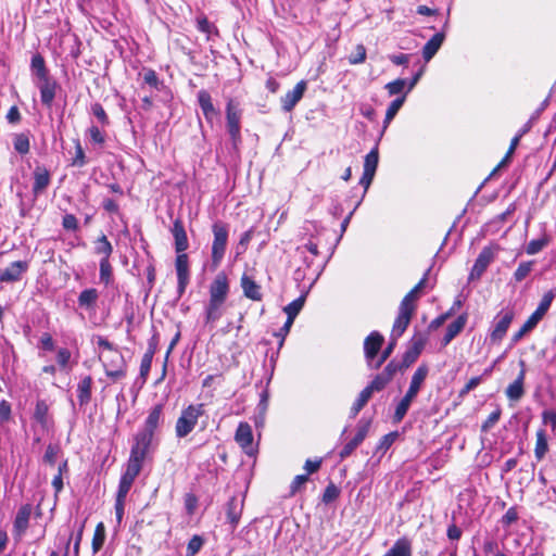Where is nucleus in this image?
I'll return each mask as SVG.
<instances>
[{
    "mask_svg": "<svg viewBox=\"0 0 556 556\" xmlns=\"http://www.w3.org/2000/svg\"><path fill=\"white\" fill-rule=\"evenodd\" d=\"M428 367L426 365L419 366L416 371L414 372L409 388L404 395V397L401 400V402L397 404L393 419L395 422H400L405 417L413 400L417 396L421 384L424 383L427 375H428Z\"/></svg>",
    "mask_w": 556,
    "mask_h": 556,
    "instance_id": "1",
    "label": "nucleus"
},
{
    "mask_svg": "<svg viewBox=\"0 0 556 556\" xmlns=\"http://www.w3.org/2000/svg\"><path fill=\"white\" fill-rule=\"evenodd\" d=\"M204 413V404H190L184 408L175 425L176 437L182 439L190 434Z\"/></svg>",
    "mask_w": 556,
    "mask_h": 556,
    "instance_id": "2",
    "label": "nucleus"
},
{
    "mask_svg": "<svg viewBox=\"0 0 556 556\" xmlns=\"http://www.w3.org/2000/svg\"><path fill=\"white\" fill-rule=\"evenodd\" d=\"M99 358L102 362L105 375L109 378L118 380L126 376V363L118 349L108 353H100Z\"/></svg>",
    "mask_w": 556,
    "mask_h": 556,
    "instance_id": "3",
    "label": "nucleus"
},
{
    "mask_svg": "<svg viewBox=\"0 0 556 556\" xmlns=\"http://www.w3.org/2000/svg\"><path fill=\"white\" fill-rule=\"evenodd\" d=\"M556 296V290L547 291L543 298L541 303L539 304L535 312L527 319V321L522 325V327L514 334L513 341L518 342L527 332L532 330L536 324L541 320L544 314L549 308L553 300Z\"/></svg>",
    "mask_w": 556,
    "mask_h": 556,
    "instance_id": "4",
    "label": "nucleus"
},
{
    "mask_svg": "<svg viewBox=\"0 0 556 556\" xmlns=\"http://www.w3.org/2000/svg\"><path fill=\"white\" fill-rule=\"evenodd\" d=\"M214 240L212 244V266L217 268L224 258L227 241H228V227L222 222H216L212 226Z\"/></svg>",
    "mask_w": 556,
    "mask_h": 556,
    "instance_id": "5",
    "label": "nucleus"
},
{
    "mask_svg": "<svg viewBox=\"0 0 556 556\" xmlns=\"http://www.w3.org/2000/svg\"><path fill=\"white\" fill-rule=\"evenodd\" d=\"M226 119H227V129L230 135V138H231L233 144H237V142L240 141L241 111L238 108V103H236L232 99H230L227 102Z\"/></svg>",
    "mask_w": 556,
    "mask_h": 556,
    "instance_id": "6",
    "label": "nucleus"
},
{
    "mask_svg": "<svg viewBox=\"0 0 556 556\" xmlns=\"http://www.w3.org/2000/svg\"><path fill=\"white\" fill-rule=\"evenodd\" d=\"M154 448V434L140 430L134 438V444L130 454L139 456L143 459Z\"/></svg>",
    "mask_w": 556,
    "mask_h": 556,
    "instance_id": "7",
    "label": "nucleus"
},
{
    "mask_svg": "<svg viewBox=\"0 0 556 556\" xmlns=\"http://www.w3.org/2000/svg\"><path fill=\"white\" fill-rule=\"evenodd\" d=\"M35 84L40 91L41 103L50 109L55 98L56 90L60 88L58 81L51 76H48L36 80Z\"/></svg>",
    "mask_w": 556,
    "mask_h": 556,
    "instance_id": "8",
    "label": "nucleus"
},
{
    "mask_svg": "<svg viewBox=\"0 0 556 556\" xmlns=\"http://www.w3.org/2000/svg\"><path fill=\"white\" fill-rule=\"evenodd\" d=\"M235 440L243 452L253 456L255 454V447L253 445V432L252 427L248 422H240L235 434Z\"/></svg>",
    "mask_w": 556,
    "mask_h": 556,
    "instance_id": "9",
    "label": "nucleus"
},
{
    "mask_svg": "<svg viewBox=\"0 0 556 556\" xmlns=\"http://www.w3.org/2000/svg\"><path fill=\"white\" fill-rule=\"evenodd\" d=\"M369 427V420L362 419L358 421L355 437L352 440H350L339 453L341 459L349 457L355 451V448L365 440V438L368 434Z\"/></svg>",
    "mask_w": 556,
    "mask_h": 556,
    "instance_id": "10",
    "label": "nucleus"
},
{
    "mask_svg": "<svg viewBox=\"0 0 556 556\" xmlns=\"http://www.w3.org/2000/svg\"><path fill=\"white\" fill-rule=\"evenodd\" d=\"M175 268L178 280L177 291L182 295L190 280L189 257L186 253L177 254Z\"/></svg>",
    "mask_w": 556,
    "mask_h": 556,
    "instance_id": "11",
    "label": "nucleus"
},
{
    "mask_svg": "<svg viewBox=\"0 0 556 556\" xmlns=\"http://www.w3.org/2000/svg\"><path fill=\"white\" fill-rule=\"evenodd\" d=\"M415 306L400 305L399 315L394 321L391 337L397 340L409 325Z\"/></svg>",
    "mask_w": 556,
    "mask_h": 556,
    "instance_id": "12",
    "label": "nucleus"
},
{
    "mask_svg": "<svg viewBox=\"0 0 556 556\" xmlns=\"http://www.w3.org/2000/svg\"><path fill=\"white\" fill-rule=\"evenodd\" d=\"M210 299L226 301L229 293V282L224 271L218 273L210 285Z\"/></svg>",
    "mask_w": 556,
    "mask_h": 556,
    "instance_id": "13",
    "label": "nucleus"
},
{
    "mask_svg": "<svg viewBox=\"0 0 556 556\" xmlns=\"http://www.w3.org/2000/svg\"><path fill=\"white\" fill-rule=\"evenodd\" d=\"M307 88L305 80L299 81L295 87L281 98V108L285 112H291L298 102L303 98Z\"/></svg>",
    "mask_w": 556,
    "mask_h": 556,
    "instance_id": "14",
    "label": "nucleus"
},
{
    "mask_svg": "<svg viewBox=\"0 0 556 556\" xmlns=\"http://www.w3.org/2000/svg\"><path fill=\"white\" fill-rule=\"evenodd\" d=\"M493 258H494L493 250L488 247L483 248L472 266V269L469 275V279L470 280L479 279L482 276V274L485 271V269L488 268L490 263L493 261Z\"/></svg>",
    "mask_w": 556,
    "mask_h": 556,
    "instance_id": "15",
    "label": "nucleus"
},
{
    "mask_svg": "<svg viewBox=\"0 0 556 556\" xmlns=\"http://www.w3.org/2000/svg\"><path fill=\"white\" fill-rule=\"evenodd\" d=\"M519 364L521 366V370H520L519 375L514 380V382H511L507 387V389L505 391L508 400L514 401V402H518L525 394L523 383H525V377H526V368H525L526 364L523 361H520Z\"/></svg>",
    "mask_w": 556,
    "mask_h": 556,
    "instance_id": "16",
    "label": "nucleus"
},
{
    "mask_svg": "<svg viewBox=\"0 0 556 556\" xmlns=\"http://www.w3.org/2000/svg\"><path fill=\"white\" fill-rule=\"evenodd\" d=\"M383 341H384L383 337L377 331H372L365 339L364 352H365V357L370 366H371V362L374 361V358L377 356L378 352L380 351Z\"/></svg>",
    "mask_w": 556,
    "mask_h": 556,
    "instance_id": "17",
    "label": "nucleus"
},
{
    "mask_svg": "<svg viewBox=\"0 0 556 556\" xmlns=\"http://www.w3.org/2000/svg\"><path fill=\"white\" fill-rule=\"evenodd\" d=\"M33 176H34L33 193L35 197H38L50 185L51 175H50V172L45 166L38 165L35 167Z\"/></svg>",
    "mask_w": 556,
    "mask_h": 556,
    "instance_id": "18",
    "label": "nucleus"
},
{
    "mask_svg": "<svg viewBox=\"0 0 556 556\" xmlns=\"http://www.w3.org/2000/svg\"><path fill=\"white\" fill-rule=\"evenodd\" d=\"M198 102L206 122L212 124L214 118L218 116V111L214 106L211 94L207 90L202 89L198 92Z\"/></svg>",
    "mask_w": 556,
    "mask_h": 556,
    "instance_id": "19",
    "label": "nucleus"
},
{
    "mask_svg": "<svg viewBox=\"0 0 556 556\" xmlns=\"http://www.w3.org/2000/svg\"><path fill=\"white\" fill-rule=\"evenodd\" d=\"M31 510L33 507L30 504H24L20 507L13 522L14 532L18 536H21L28 528Z\"/></svg>",
    "mask_w": 556,
    "mask_h": 556,
    "instance_id": "20",
    "label": "nucleus"
},
{
    "mask_svg": "<svg viewBox=\"0 0 556 556\" xmlns=\"http://www.w3.org/2000/svg\"><path fill=\"white\" fill-rule=\"evenodd\" d=\"M172 233L175 239V250L177 254L185 253V251L189 247L187 232L185 230L184 224L180 219H176L174 222Z\"/></svg>",
    "mask_w": 556,
    "mask_h": 556,
    "instance_id": "21",
    "label": "nucleus"
},
{
    "mask_svg": "<svg viewBox=\"0 0 556 556\" xmlns=\"http://www.w3.org/2000/svg\"><path fill=\"white\" fill-rule=\"evenodd\" d=\"M27 269V264L22 261L11 263L1 274V282H12L20 280L22 274Z\"/></svg>",
    "mask_w": 556,
    "mask_h": 556,
    "instance_id": "22",
    "label": "nucleus"
},
{
    "mask_svg": "<svg viewBox=\"0 0 556 556\" xmlns=\"http://www.w3.org/2000/svg\"><path fill=\"white\" fill-rule=\"evenodd\" d=\"M163 408H164L163 404H156L155 406H153L151 408V410L149 412V415L144 421V426L142 429L143 431L155 435V431L161 426L162 420H163L162 419Z\"/></svg>",
    "mask_w": 556,
    "mask_h": 556,
    "instance_id": "23",
    "label": "nucleus"
},
{
    "mask_svg": "<svg viewBox=\"0 0 556 556\" xmlns=\"http://www.w3.org/2000/svg\"><path fill=\"white\" fill-rule=\"evenodd\" d=\"M513 317V313L507 312L495 323L494 328L490 334L492 342H500L505 337L511 324Z\"/></svg>",
    "mask_w": 556,
    "mask_h": 556,
    "instance_id": "24",
    "label": "nucleus"
},
{
    "mask_svg": "<svg viewBox=\"0 0 556 556\" xmlns=\"http://www.w3.org/2000/svg\"><path fill=\"white\" fill-rule=\"evenodd\" d=\"M445 39L444 33H437L431 37L422 48V58L426 62H429L439 51Z\"/></svg>",
    "mask_w": 556,
    "mask_h": 556,
    "instance_id": "25",
    "label": "nucleus"
},
{
    "mask_svg": "<svg viewBox=\"0 0 556 556\" xmlns=\"http://www.w3.org/2000/svg\"><path fill=\"white\" fill-rule=\"evenodd\" d=\"M241 288L243 294L253 301L262 300L261 287L248 275L241 277Z\"/></svg>",
    "mask_w": 556,
    "mask_h": 556,
    "instance_id": "26",
    "label": "nucleus"
},
{
    "mask_svg": "<svg viewBox=\"0 0 556 556\" xmlns=\"http://www.w3.org/2000/svg\"><path fill=\"white\" fill-rule=\"evenodd\" d=\"M466 323L467 314H462L452 324H450L442 339L443 345H447L464 329Z\"/></svg>",
    "mask_w": 556,
    "mask_h": 556,
    "instance_id": "27",
    "label": "nucleus"
},
{
    "mask_svg": "<svg viewBox=\"0 0 556 556\" xmlns=\"http://www.w3.org/2000/svg\"><path fill=\"white\" fill-rule=\"evenodd\" d=\"M226 301L210 299L205 307V321L213 324L223 316V307Z\"/></svg>",
    "mask_w": 556,
    "mask_h": 556,
    "instance_id": "28",
    "label": "nucleus"
},
{
    "mask_svg": "<svg viewBox=\"0 0 556 556\" xmlns=\"http://www.w3.org/2000/svg\"><path fill=\"white\" fill-rule=\"evenodd\" d=\"M383 556H412V542L407 538L395 541L392 547Z\"/></svg>",
    "mask_w": 556,
    "mask_h": 556,
    "instance_id": "29",
    "label": "nucleus"
},
{
    "mask_svg": "<svg viewBox=\"0 0 556 556\" xmlns=\"http://www.w3.org/2000/svg\"><path fill=\"white\" fill-rule=\"evenodd\" d=\"M92 378L86 376L77 386V399L80 405H86L91 399Z\"/></svg>",
    "mask_w": 556,
    "mask_h": 556,
    "instance_id": "30",
    "label": "nucleus"
},
{
    "mask_svg": "<svg viewBox=\"0 0 556 556\" xmlns=\"http://www.w3.org/2000/svg\"><path fill=\"white\" fill-rule=\"evenodd\" d=\"M99 298V292L94 288L83 290L78 296V304L86 309H93Z\"/></svg>",
    "mask_w": 556,
    "mask_h": 556,
    "instance_id": "31",
    "label": "nucleus"
},
{
    "mask_svg": "<svg viewBox=\"0 0 556 556\" xmlns=\"http://www.w3.org/2000/svg\"><path fill=\"white\" fill-rule=\"evenodd\" d=\"M144 459L134 454L129 455L126 471L123 476L135 480L142 469Z\"/></svg>",
    "mask_w": 556,
    "mask_h": 556,
    "instance_id": "32",
    "label": "nucleus"
},
{
    "mask_svg": "<svg viewBox=\"0 0 556 556\" xmlns=\"http://www.w3.org/2000/svg\"><path fill=\"white\" fill-rule=\"evenodd\" d=\"M242 511V504L238 502L237 498L232 497L227 503V519L231 523V526L235 528L241 517Z\"/></svg>",
    "mask_w": 556,
    "mask_h": 556,
    "instance_id": "33",
    "label": "nucleus"
},
{
    "mask_svg": "<svg viewBox=\"0 0 556 556\" xmlns=\"http://www.w3.org/2000/svg\"><path fill=\"white\" fill-rule=\"evenodd\" d=\"M30 68L37 80L50 76L45 59L38 53L33 55Z\"/></svg>",
    "mask_w": 556,
    "mask_h": 556,
    "instance_id": "34",
    "label": "nucleus"
},
{
    "mask_svg": "<svg viewBox=\"0 0 556 556\" xmlns=\"http://www.w3.org/2000/svg\"><path fill=\"white\" fill-rule=\"evenodd\" d=\"M113 252V247L105 235H102L94 241V253L101 255V258L109 260Z\"/></svg>",
    "mask_w": 556,
    "mask_h": 556,
    "instance_id": "35",
    "label": "nucleus"
},
{
    "mask_svg": "<svg viewBox=\"0 0 556 556\" xmlns=\"http://www.w3.org/2000/svg\"><path fill=\"white\" fill-rule=\"evenodd\" d=\"M48 412L49 407L46 401L38 400L34 410V418L38 424L41 425L42 428L48 427Z\"/></svg>",
    "mask_w": 556,
    "mask_h": 556,
    "instance_id": "36",
    "label": "nucleus"
},
{
    "mask_svg": "<svg viewBox=\"0 0 556 556\" xmlns=\"http://www.w3.org/2000/svg\"><path fill=\"white\" fill-rule=\"evenodd\" d=\"M304 303H305V295H301L300 298L295 299L294 301L289 303L287 306H285L283 312L287 314V318L294 321L295 317L299 315V313L303 308Z\"/></svg>",
    "mask_w": 556,
    "mask_h": 556,
    "instance_id": "37",
    "label": "nucleus"
},
{
    "mask_svg": "<svg viewBox=\"0 0 556 556\" xmlns=\"http://www.w3.org/2000/svg\"><path fill=\"white\" fill-rule=\"evenodd\" d=\"M548 451L547 439L544 430H539L536 432V443L534 448V454L538 460H541L546 452Z\"/></svg>",
    "mask_w": 556,
    "mask_h": 556,
    "instance_id": "38",
    "label": "nucleus"
},
{
    "mask_svg": "<svg viewBox=\"0 0 556 556\" xmlns=\"http://www.w3.org/2000/svg\"><path fill=\"white\" fill-rule=\"evenodd\" d=\"M405 97L406 94L404 93L402 97L396 98L390 103L383 121L384 128L391 123V121L395 117V115L404 104Z\"/></svg>",
    "mask_w": 556,
    "mask_h": 556,
    "instance_id": "39",
    "label": "nucleus"
},
{
    "mask_svg": "<svg viewBox=\"0 0 556 556\" xmlns=\"http://www.w3.org/2000/svg\"><path fill=\"white\" fill-rule=\"evenodd\" d=\"M105 541V528L102 522L98 523L92 538V551L93 553H98Z\"/></svg>",
    "mask_w": 556,
    "mask_h": 556,
    "instance_id": "40",
    "label": "nucleus"
},
{
    "mask_svg": "<svg viewBox=\"0 0 556 556\" xmlns=\"http://www.w3.org/2000/svg\"><path fill=\"white\" fill-rule=\"evenodd\" d=\"M371 397V394H370V391L369 390H366L364 389L357 400L355 401V403L353 404V406L351 407V412H350V415L352 418L356 417L357 414L362 410V408L367 404V402L369 401V399Z\"/></svg>",
    "mask_w": 556,
    "mask_h": 556,
    "instance_id": "41",
    "label": "nucleus"
},
{
    "mask_svg": "<svg viewBox=\"0 0 556 556\" xmlns=\"http://www.w3.org/2000/svg\"><path fill=\"white\" fill-rule=\"evenodd\" d=\"M427 280V274L424 278L404 296L401 304L405 306H414V301L418 298L419 291L424 288Z\"/></svg>",
    "mask_w": 556,
    "mask_h": 556,
    "instance_id": "42",
    "label": "nucleus"
},
{
    "mask_svg": "<svg viewBox=\"0 0 556 556\" xmlns=\"http://www.w3.org/2000/svg\"><path fill=\"white\" fill-rule=\"evenodd\" d=\"M379 162L378 148H374L366 156L364 161V170L376 174Z\"/></svg>",
    "mask_w": 556,
    "mask_h": 556,
    "instance_id": "43",
    "label": "nucleus"
},
{
    "mask_svg": "<svg viewBox=\"0 0 556 556\" xmlns=\"http://www.w3.org/2000/svg\"><path fill=\"white\" fill-rule=\"evenodd\" d=\"M14 149L21 154H27L29 152V138L26 134H17L13 140Z\"/></svg>",
    "mask_w": 556,
    "mask_h": 556,
    "instance_id": "44",
    "label": "nucleus"
},
{
    "mask_svg": "<svg viewBox=\"0 0 556 556\" xmlns=\"http://www.w3.org/2000/svg\"><path fill=\"white\" fill-rule=\"evenodd\" d=\"M534 262L528 261L522 262L517 267L516 271L514 273V278L517 282L522 281L532 270Z\"/></svg>",
    "mask_w": 556,
    "mask_h": 556,
    "instance_id": "45",
    "label": "nucleus"
},
{
    "mask_svg": "<svg viewBox=\"0 0 556 556\" xmlns=\"http://www.w3.org/2000/svg\"><path fill=\"white\" fill-rule=\"evenodd\" d=\"M389 382L390 380L388 379V377H386L382 374H379L365 389L369 390L370 394L372 395L375 391H381Z\"/></svg>",
    "mask_w": 556,
    "mask_h": 556,
    "instance_id": "46",
    "label": "nucleus"
},
{
    "mask_svg": "<svg viewBox=\"0 0 556 556\" xmlns=\"http://www.w3.org/2000/svg\"><path fill=\"white\" fill-rule=\"evenodd\" d=\"M527 131V129H523L520 134L516 135L511 141H510V146L508 148V151L505 155V157L502 160V162L497 165V167L493 170L492 174H494L502 165H504L510 157L511 155L514 154L516 148L518 147L519 144V141H520V138L522 137V135Z\"/></svg>",
    "mask_w": 556,
    "mask_h": 556,
    "instance_id": "47",
    "label": "nucleus"
},
{
    "mask_svg": "<svg viewBox=\"0 0 556 556\" xmlns=\"http://www.w3.org/2000/svg\"><path fill=\"white\" fill-rule=\"evenodd\" d=\"M407 81L405 79L399 78L393 81H390L386 85V89L390 96L400 94L403 92L406 87Z\"/></svg>",
    "mask_w": 556,
    "mask_h": 556,
    "instance_id": "48",
    "label": "nucleus"
},
{
    "mask_svg": "<svg viewBox=\"0 0 556 556\" xmlns=\"http://www.w3.org/2000/svg\"><path fill=\"white\" fill-rule=\"evenodd\" d=\"M112 277V267L109 260L101 258L100 260V279L109 285Z\"/></svg>",
    "mask_w": 556,
    "mask_h": 556,
    "instance_id": "49",
    "label": "nucleus"
},
{
    "mask_svg": "<svg viewBox=\"0 0 556 556\" xmlns=\"http://www.w3.org/2000/svg\"><path fill=\"white\" fill-rule=\"evenodd\" d=\"M399 433L396 431L390 432L386 435H383L377 446L378 451L386 452L390 448V446L395 442L397 439Z\"/></svg>",
    "mask_w": 556,
    "mask_h": 556,
    "instance_id": "50",
    "label": "nucleus"
},
{
    "mask_svg": "<svg viewBox=\"0 0 556 556\" xmlns=\"http://www.w3.org/2000/svg\"><path fill=\"white\" fill-rule=\"evenodd\" d=\"M203 539L199 535H193L187 546V556H194L202 547Z\"/></svg>",
    "mask_w": 556,
    "mask_h": 556,
    "instance_id": "51",
    "label": "nucleus"
},
{
    "mask_svg": "<svg viewBox=\"0 0 556 556\" xmlns=\"http://www.w3.org/2000/svg\"><path fill=\"white\" fill-rule=\"evenodd\" d=\"M546 244H547V239H545V238L531 240L526 248V252L529 255H534V254L539 253Z\"/></svg>",
    "mask_w": 556,
    "mask_h": 556,
    "instance_id": "52",
    "label": "nucleus"
},
{
    "mask_svg": "<svg viewBox=\"0 0 556 556\" xmlns=\"http://www.w3.org/2000/svg\"><path fill=\"white\" fill-rule=\"evenodd\" d=\"M135 480L130 479V478H127L125 476H122L121 478V481H119V485H118V491H117V496L118 498H126L132 483H134Z\"/></svg>",
    "mask_w": 556,
    "mask_h": 556,
    "instance_id": "53",
    "label": "nucleus"
},
{
    "mask_svg": "<svg viewBox=\"0 0 556 556\" xmlns=\"http://www.w3.org/2000/svg\"><path fill=\"white\" fill-rule=\"evenodd\" d=\"M59 452H60V447L58 445L49 444L47 446L46 453L43 455V462L46 464L53 466L56 462Z\"/></svg>",
    "mask_w": 556,
    "mask_h": 556,
    "instance_id": "54",
    "label": "nucleus"
},
{
    "mask_svg": "<svg viewBox=\"0 0 556 556\" xmlns=\"http://www.w3.org/2000/svg\"><path fill=\"white\" fill-rule=\"evenodd\" d=\"M86 164V156L84 149L79 142V140H76L75 142V157L73 159L72 165L83 167Z\"/></svg>",
    "mask_w": 556,
    "mask_h": 556,
    "instance_id": "55",
    "label": "nucleus"
},
{
    "mask_svg": "<svg viewBox=\"0 0 556 556\" xmlns=\"http://www.w3.org/2000/svg\"><path fill=\"white\" fill-rule=\"evenodd\" d=\"M395 345H396V340H394V338L391 337V341L389 342L388 346L383 350V352L381 353L380 358L374 365L375 369H378L390 357V355L392 354Z\"/></svg>",
    "mask_w": 556,
    "mask_h": 556,
    "instance_id": "56",
    "label": "nucleus"
},
{
    "mask_svg": "<svg viewBox=\"0 0 556 556\" xmlns=\"http://www.w3.org/2000/svg\"><path fill=\"white\" fill-rule=\"evenodd\" d=\"M88 136L90 140L102 146L105 142L104 134L97 126H90L88 129Z\"/></svg>",
    "mask_w": 556,
    "mask_h": 556,
    "instance_id": "57",
    "label": "nucleus"
},
{
    "mask_svg": "<svg viewBox=\"0 0 556 556\" xmlns=\"http://www.w3.org/2000/svg\"><path fill=\"white\" fill-rule=\"evenodd\" d=\"M92 114L98 118V121L103 125H109V117L100 103H94L91 106Z\"/></svg>",
    "mask_w": 556,
    "mask_h": 556,
    "instance_id": "58",
    "label": "nucleus"
},
{
    "mask_svg": "<svg viewBox=\"0 0 556 556\" xmlns=\"http://www.w3.org/2000/svg\"><path fill=\"white\" fill-rule=\"evenodd\" d=\"M501 418V409L497 408L496 410L492 412L486 420L482 424V431L486 432L489 431Z\"/></svg>",
    "mask_w": 556,
    "mask_h": 556,
    "instance_id": "59",
    "label": "nucleus"
},
{
    "mask_svg": "<svg viewBox=\"0 0 556 556\" xmlns=\"http://www.w3.org/2000/svg\"><path fill=\"white\" fill-rule=\"evenodd\" d=\"M338 495H339L338 488L333 483H330L324 491L323 501L325 503H330V502L334 501L338 497Z\"/></svg>",
    "mask_w": 556,
    "mask_h": 556,
    "instance_id": "60",
    "label": "nucleus"
},
{
    "mask_svg": "<svg viewBox=\"0 0 556 556\" xmlns=\"http://www.w3.org/2000/svg\"><path fill=\"white\" fill-rule=\"evenodd\" d=\"M308 480L306 475L296 476L290 485V495H294Z\"/></svg>",
    "mask_w": 556,
    "mask_h": 556,
    "instance_id": "61",
    "label": "nucleus"
},
{
    "mask_svg": "<svg viewBox=\"0 0 556 556\" xmlns=\"http://www.w3.org/2000/svg\"><path fill=\"white\" fill-rule=\"evenodd\" d=\"M482 381V377H472L468 380L465 387L460 390L459 395L464 396L469 393L471 390L476 389Z\"/></svg>",
    "mask_w": 556,
    "mask_h": 556,
    "instance_id": "62",
    "label": "nucleus"
},
{
    "mask_svg": "<svg viewBox=\"0 0 556 556\" xmlns=\"http://www.w3.org/2000/svg\"><path fill=\"white\" fill-rule=\"evenodd\" d=\"M152 358L153 356L150 355V353H146L141 359V364H140V375L141 377H147L149 371H150V368H151V364H152Z\"/></svg>",
    "mask_w": 556,
    "mask_h": 556,
    "instance_id": "63",
    "label": "nucleus"
},
{
    "mask_svg": "<svg viewBox=\"0 0 556 556\" xmlns=\"http://www.w3.org/2000/svg\"><path fill=\"white\" fill-rule=\"evenodd\" d=\"M366 59V49L363 45H358L356 47V53L355 55L350 58V63L352 64H361Z\"/></svg>",
    "mask_w": 556,
    "mask_h": 556,
    "instance_id": "64",
    "label": "nucleus"
}]
</instances>
